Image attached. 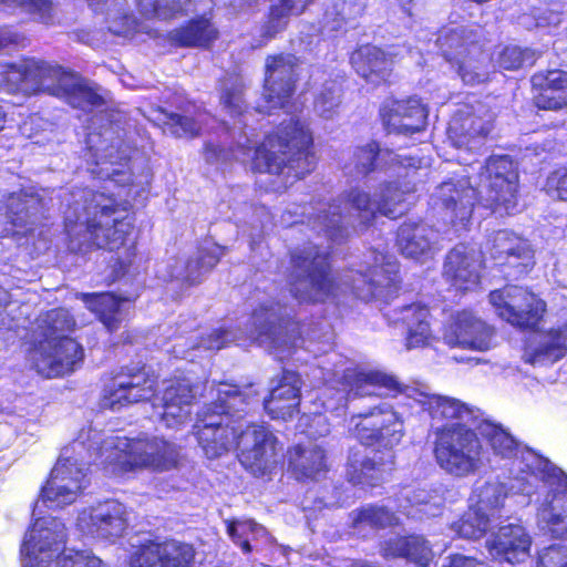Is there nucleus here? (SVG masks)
Wrapping results in <instances>:
<instances>
[{
    "mask_svg": "<svg viewBox=\"0 0 567 567\" xmlns=\"http://www.w3.org/2000/svg\"><path fill=\"white\" fill-rule=\"evenodd\" d=\"M247 406V394L237 385L223 384L197 413L193 434L208 458H217L235 446L240 465L254 477H264L281 463V446L266 425L251 422L241 426L239 420Z\"/></svg>",
    "mask_w": 567,
    "mask_h": 567,
    "instance_id": "nucleus-1",
    "label": "nucleus"
},
{
    "mask_svg": "<svg viewBox=\"0 0 567 567\" xmlns=\"http://www.w3.org/2000/svg\"><path fill=\"white\" fill-rule=\"evenodd\" d=\"M83 210L84 221L66 218L63 223L68 249L76 255L100 249L114 252L109 264L111 280L125 277L137 258L132 205L113 194L91 190L84 198Z\"/></svg>",
    "mask_w": 567,
    "mask_h": 567,
    "instance_id": "nucleus-2",
    "label": "nucleus"
},
{
    "mask_svg": "<svg viewBox=\"0 0 567 567\" xmlns=\"http://www.w3.org/2000/svg\"><path fill=\"white\" fill-rule=\"evenodd\" d=\"M426 410L433 420L445 422L434 431L433 456L446 474L464 478L474 475L482 466L484 446L472 427L476 410L458 399L429 395Z\"/></svg>",
    "mask_w": 567,
    "mask_h": 567,
    "instance_id": "nucleus-3",
    "label": "nucleus"
},
{
    "mask_svg": "<svg viewBox=\"0 0 567 567\" xmlns=\"http://www.w3.org/2000/svg\"><path fill=\"white\" fill-rule=\"evenodd\" d=\"M486 188L477 198L476 189L461 182H443L437 192V204L452 226L466 225L472 218L475 202L501 215H511L518 204V177L507 155H494L483 167Z\"/></svg>",
    "mask_w": 567,
    "mask_h": 567,
    "instance_id": "nucleus-4",
    "label": "nucleus"
},
{
    "mask_svg": "<svg viewBox=\"0 0 567 567\" xmlns=\"http://www.w3.org/2000/svg\"><path fill=\"white\" fill-rule=\"evenodd\" d=\"M313 136L308 125L290 117L280 122L255 147L251 171L303 178L316 166Z\"/></svg>",
    "mask_w": 567,
    "mask_h": 567,
    "instance_id": "nucleus-5",
    "label": "nucleus"
},
{
    "mask_svg": "<svg viewBox=\"0 0 567 567\" xmlns=\"http://www.w3.org/2000/svg\"><path fill=\"white\" fill-rule=\"evenodd\" d=\"M289 262L291 269L287 275V286L299 303H323L338 295L340 284L333 274L330 250L309 244L290 250Z\"/></svg>",
    "mask_w": 567,
    "mask_h": 567,
    "instance_id": "nucleus-6",
    "label": "nucleus"
},
{
    "mask_svg": "<svg viewBox=\"0 0 567 567\" xmlns=\"http://www.w3.org/2000/svg\"><path fill=\"white\" fill-rule=\"evenodd\" d=\"M440 54L465 85H477L488 79L489 54L474 30L460 27L439 35Z\"/></svg>",
    "mask_w": 567,
    "mask_h": 567,
    "instance_id": "nucleus-7",
    "label": "nucleus"
},
{
    "mask_svg": "<svg viewBox=\"0 0 567 567\" xmlns=\"http://www.w3.org/2000/svg\"><path fill=\"white\" fill-rule=\"evenodd\" d=\"M157 379L144 362L123 364L102 378L101 405L116 410L150 401L156 395Z\"/></svg>",
    "mask_w": 567,
    "mask_h": 567,
    "instance_id": "nucleus-8",
    "label": "nucleus"
},
{
    "mask_svg": "<svg viewBox=\"0 0 567 567\" xmlns=\"http://www.w3.org/2000/svg\"><path fill=\"white\" fill-rule=\"evenodd\" d=\"M484 254L507 281L526 278L536 266L530 243L509 229H498L486 236Z\"/></svg>",
    "mask_w": 567,
    "mask_h": 567,
    "instance_id": "nucleus-9",
    "label": "nucleus"
},
{
    "mask_svg": "<svg viewBox=\"0 0 567 567\" xmlns=\"http://www.w3.org/2000/svg\"><path fill=\"white\" fill-rule=\"evenodd\" d=\"M488 301L502 320L519 331H538L547 312L546 301L523 286L506 285L492 290Z\"/></svg>",
    "mask_w": 567,
    "mask_h": 567,
    "instance_id": "nucleus-10",
    "label": "nucleus"
},
{
    "mask_svg": "<svg viewBox=\"0 0 567 567\" xmlns=\"http://www.w3.org/2000/svg\"><path fill=\"white\" fill-rule=\"evenodd\" d=\"M351 434L364 447L392 451L404 436V423L400 414L386 404L352 415Z\"/></svg>",
    "mask_w": 567,
    "mask_h": 567,
    "instance_id": "nucleus-11",
    "label": "nucleus"
},
{
    "mask_svg": "<svg viewBox=\"0 0 567 567\" xmlns=\"http://www.w3.org/2000/svg\"><path fill=\"white\" fill-rule=\"evenodd\" d=\"M299 63V58L293 53L279 52L266 56L262 97L269 113L293 104Z\"/></svg>",
    "mask_w": 567,
    "mask_h": 567,
    "instance_id": "nucleus-12",
    "label": "nucleus"
},
{
    "mask_svg": "<svg viewBox=\"0 0 567 567\" xmlns=\"http://www.w3.org/2000/svg\"><path fill=\"white\" fill-rule=\"evenodd\" d=\"M47 91L70 107L84 113H91L107 104V97L99 85H92L81 74L59 64L53 65Z\"/></svg>",
    "mask_w": 567,
    "mask_h": 567,
    "instance_id": "nucleus-13",
    "label": "nucleus"
},
{
    "mask_svg": "<svg viewBox=\"0 0 567 567\" xmlns=\"http://www.w3.org/2000/svg\"><path fill=\"white\" fill-rule=\"evenodd\" d=\"M179 446L163 439H130L122 451L121 468L125 472L151 468L163 472L181 462Z\"/></svg>",
    "mask_w": 567,
    "mask_h": 567,
    "instance_id": "nucleus-14",
    "label": "nucleus"
},
{
    "mask_svg": "<svg viewBox=\"0 0 567 567\" xmlns=\"http://www.w3.org/2000/svg\"><path fill=\"white\" fill-rule=\"evenodd\" d=\"M194 545L174 538L145 539L133 547L127 567H194Z\"/></svg>",
    "mask_w": 567,
    "mask_h": 567,
    "instance_id": "nucleus-15",
    "label": "nucleus"
},
{
    "mask_svg": "<svg viewBox=\"0 0 567 567\" xmlns=\"http://www.w3.org/2000/svg\"><path fill=\"white\" fill-rule=\"evenodd\" d=\"M495 328L470 309H461L451 315L442 327L443 342L451 349L460 348L487 351L492 347Z\"/></svg>",
    "mask_w": 567,
    "mask_h": 567,
    "instance_id": "nucleus-16",
    "label": "nucleus"
},
{
    "mask_svg": "<svg viewBox=\"0 0 567 567\" xmlns=\"http://www.w3.org/2000/svg\"><path fill=\"white\" fill-rule=\"evenodd\" d=\"M53 63L23 56L19 62L0 63V89L8 93L45 92L51 79Z\"/></svg>",
    "mask_w": 567,
    "mask_h": 567,
    "instance_id": "nucleus-17",
    "label": "nucleus"
},
{
    "mask_svg": "<svg viewBox=\"0 0 567 567\" xmlns=\"http://www.w3.org/2000/svg\"><path fill=\"white\" fill-rule=\"evenodd\" d=\"M85 473L72 457H59L40 488V497L51 506L72 504L84 488Z\"/></svg>",
    "mask_w": 567,
    "mask_h": 567,
    "instance_id": "nucleus-18",
    "label": "nucleus"
},
{
    "mask_svg": "<svg viewBox=\"0 0 567 567\" xmlns=\"http://www.w3.org/2000/svg\"><path fill=\"white\" fill-rule=\"evenodd\" d=\"M341 202L348 209L355 212L360 225L369 227L379 215L391 219L398 217L395 206L402 202V193L398 185L389 182L383 185L378 200H374L368 192L352 187L343 193Z\"/></svg>",
    "mask_w": 567,
    "mask_h": 567,
    "instance_id": "nucleus-19",
    "label": "nucleus"
},
{
    "mask_svg": "<svg viewBox=\"0 0 567 567\" xmlns=\"http://www.w3.org/2000/svg\"><path fill=\"white\" fill-rule=\"evenodd\" d=\"M33 368L45 378H62L79 369L84 360V349L74 338H62L45 348L30 353Z\"/></svg>",
    "mask_w": 567,
    "mask_h": 567,
    "instance_id": "nucleus-20",
    "label": "nucleus"
},
{
    "mask_svg": "<svg viewBox=\"0 0 567 567\" xmlns=\"http://www.w3.org/2000/svg\"><path fill=\"white\" fill-rule=\"evenodd\" d=\"M483 267L484 260L474 247L458 244L445 255L442 275L455 290L466 292L480 286Z\"/></svg>",
    "mask_w": 567,
    "mask_h": 567,
    "instance_id": "nucleus-21",
    "label": "nucleus"
},
{
    "mask_svg": "<svg viewBox=\"0 0 567 567\" xmlns=\"http://www.w3.org/2000/svg\"><path fill=\"white\" fill-rule=\"evenodd\" d=\"M379 117L388 134L411 136L425 130L427 111L414 97L388 99L380 106Z\"/></svg>",
    "mask_w": 567,
    "mask_h": 567,
    "instance_id": "nucleus-22",
    "label": "nucleus"
},
{
    "mask_svg": "<svg viewBox=\"0 0 567 567\" xmlns=\"http://www.w3.org/2000/svg\"><path fill=\"white\" fill-rule=\"evenodd\" d=\"M349 62L357 75L374 87L392 83L394 61L381 47L372 43L357 45L349 55Z\"/></svg>",
    "mask_w": 567,
    "mask_h": 567,
    "instance_id": "nucleus-23",
    "label": "nucleus"
},
{
    "mask_svg": "<svg viewBox=\"0 0 567 567\" xmlns=\"http://www.w3.org/2000/svg\"><path fill=\"white\" fill-rule=\"evenodd\" d=\"M339 384L348 398H362L374 394V390H381L385 395L396 398L402 394L405 386L399 380L388 373L357 367L343 370Z\"/></svg>",
    "mask_w": 567,
    "mask_h": 567,
    "instance_id": "nucleus-24",
    "label": "nucleus"
},
{
    "mask_svg": "<svg viewBox=\"0 0 567 567\" xmlns=\"http://www.w3.org/2000/svg\"><path fill=\"white\" fill-rule=\"evenodd\" d=\"M302 380L298 372L282 369L277 385L264 399L271 419L292 420L299 413Z\"/></svg>",
    "mask_w": 567,
    "mask_h": 567,
    "instance_id": "nucleus-25",
    "label": "nucleus"
},
{
    "mask_svg": "<svg viewBox=\"0 0 567 567\" xmlns=\"http://www.w3.org/2000/svg\"><path fill=\"white\" fill-rule=\"evenodd\" d=\"M75 327L74 317L64 308H52L41 312L34 319L30 330L29 353L41 350L62 338H69Z\"/></svg>",
    "mask_w": 567,
    "mask_h": 567,
    "instance_id": "nucleus-26",
    "label": "nucleus"
},
{
    "mask_svg": "<svg viewBox=\"0 0 567 567\" xmlns=\"http://www.w3.org/2000/svg\"><path fill=\"white\" fill-rule=\"evenodd\" d=\"M533 104L540 111H560L567 107V70L548 69L530 78Z\"/></svg>",
    "mask_w": 567,
    "mask_h": 567,
    "instance_id": "nucleus-27",
    "label": "nucleus"
},
{
    "mask_svg": "<svg viewBox=\"0 0 567 567\" xmlns=\"http://www.w3.org/2000/svg\"><path fill=\"white\" fill-rule=\"evenodd\" d=\"M434 229L423 220H405L396 231V246L405 258L425 261L433 257Z\"/></svg>",
    "mask_w": 567,
    "mask_h": 567,
    "instance_id": "nucleus-28",
    "label": "nucleus"
},
{
    "mask_svg": "<svg viewBox=\"0 0 567 567\" xmlns=\"http://www.w3.org/2000/svg\"><path fill=\"white\" fill-rule=\"evenodd\" d=\"M194 399L193 388L189 384L177 379L171 380L159 398L161 420L167 427L177 429L184 425L190 419Z\"/></svg>",
    "mask_w": 567,
    "mask_h": 567,
    "instance_id": "nucleus-29",
    "label": "nucleus"
},
{
    "mask_svg": "<svg viewBox=\"0 0 567 567\" xmlns=\"http://www.w3.org/2000/svg\"><path fill=\"white\" fill-rule=\"evenodd\" d=\"M399 322L405 328L406 349H416L429 346L435 336L432 330V313L430 306L414 301L402 306L399 310Z\"/></svg>",
    "mask_w": 567,
    "mask_h": 567,
    "instance_id": "nucleus-30",
    "label": "nucleus"
},
{
    "mask_svg": "<svg viewBox=\"0 0 567 567\" xmlns=\"http://www.w3.org/2000/svg\"><path fill=\"white\" fill-rule=\"evenodd\" d=\"M169 107L175 111L163 105L150 107L148 121L153 126L175 138H195L200 135V125L194 116L186 114L185 104H169Z\"/></svg>",
    "mask_w": 567,
    "mask_h": 567,
    "instance_id": "nucleus-31",
    "label": "nucleus"
},
{
    "mask_svg": "<svg viewBox=\"0 0 567 567\" xmlns=\"http://www.w3.org/2000/svg\"><path fill=\"white\" fill-rule=\"evenodd\" d=\"M288 468L299 482L317 481L329 471L327 451L318 444H296L288 449Z\"/></svg>",
    "mask_w": 567,
    "mask_h": 567,
    "instance_id": "nucleus-32",
    "label": "nucleus"
},
{
    "mask_svg": "<svg viewBox=\"0 0 567 567\" xmlns=\"http://www.w3.org/2000/svg\"><path fill=\"white\" fill-rule=\"evenodd\" d=\"M532 540L522 526H502L494 538L487 542L489 553L499 560L518 564L529 556Z\"/></svg>",
    "mask_w": 567,
    "mask_h": 567,
    "instance_id": "nucleus-33",
    "label": "nucleus"
},
{
    "mask_svg": "<svg viewBox=\"0 0 567 567\" xmlns=\"http://www.w3.org/2000/svg\"><path fill=\"white\" fill-rule=\"evenodd\" d=\"M382 556L386 559L402 558L417 567H430L434 554L422 535H396L383 542Z\"/></svg>",
    "mask_w": 567,
    "mask_h": 567,
    "instance_id": "nucleus-34",
    "label": "nucleus"
},
{
    "mask_svg": "<svg viewBox=\"0 0 567 567\" xmlns=\"http://www.w3.org/2000/svg\"><path fill=\"white\" fill-rule=\"evenodd\" d=\"M127 527V522L120 503L106 501L91 508L87 515V533L102 539L121 537Z\"/></svg>",
    "mask_w": 567,
    "mask_h": 567,
    "instance_id": "nucleus-35",
    "label": "nucleus"
},
{
    "mask_svg": "<svg viewBox=\"0 0 567 567\" xmlns=\"http://www.w3.org/2000/svg\"><path fill=\"white\" fill-rule=\"evenodd\" d=\"M218 38V29L205 16L194 17L169 33L171 43L177 48L208 50Z\"/></svg>",
    "mask_w": 567,
    "mask_h": 567,
    "instance_id": "nucleus-36",
    "label": "nucleus"
},
{
    "mask_svg": "<svg viewBox=\"0 0 567 567\" xmlns=\"http://www.w3.org/2000/svg\"><path fill=\"white\" fill-rule=\"evenodd\" d=\"M81 300L111 333L116 332L123 322L122 305L133 301L128 297L120 296L112 291L84 292L81 295Z\"/></svg>",
    "mask_w": 567,
    "mask_h": 567,
    "instance_id": "nucleus-37",
    "label": "nucleus"
},
{
    "mask_svg": "<svg viewBox=\"0 0 567 567\" xmlns=\"http://www.w3.org/2000/svg\"><path fill=\"white\" fill-rule=\"evenodd\" d=\"M384 266H373L368 271H350L346 285L349 291L358 299L371 301L380 293V288L395 286V278L388 276Z\"/></svg>",
    "mask_w": 567,
    "mask_h": 567,
    "instance_id": "nucleus-38",
    "label": "nucleus"
},
{
    "mask_svg": "<svg viewBox=\"0 0 567 567\" xmlns=\"http://www.w3.org/2000/svg\"><path fill=\"white\" fill-rule=\"evenodd\" d=\"M301 321L289 316H280L274 320L266 319L256 323V339L272 346H281L301 337Z\"/></svg>",
    "mask_w": 567,
    "mask_h": 567,
    "instance_id": "nucleus-39",
    "label": "nucleus"
},
{
    "mask_svg": "<svg viewBox=\"0 0 567 567\" xmlns=\"http://www.w3.org/2000/svg\"><path fill=\"white\" fill-rule=\"evenodd\" d=\"M386 463L372 457L349 458L346 465V480L353 486L375 487L385 478Z\"/></svg>",
    "mask_w": 567,
    "mask_h": 567,
    "instance_id": "nucleus-40",
    "label": "nucleus"
},
{
    "mask_svg": "<svg viewBox=\"0 0 567 567\" xmlns=\"http://www.w3.org/2000/svg\"><path fill=\"white\" fill-rule=\"evenodd\" d=\"M34 200L27 194H10L7 198V216L12 225L9 231L13 236L24 237L33 233L31 228V208Z\"/></svg>",
    "mask_w": 567,
    "mask_h": 567,
    "instance_id": "nucleus-41",
    "label": "nucleus"
},
{
    "mask_svg": "<svg viewBox=\"0 0 567 567\" xmlns=\"http://www.w3.org/2000/svg\"><path fill=\"white\" fill-rule=\"evenodd\" d=\"M489 130L481 117L466 115L455 120L447 128L449 137L457 147H467L477 138H485Z\"/></svg>",
    "mask_w": 567,
    "mask_h": 567,
    "instance_id": "nucleus-42",
    "label": "nucleus"
},
{
    "mask_svg": "<svg viewBox=\"0 0 567 567\" xmlns=\"http://www.w3.org/2000/svg\"><path fill=\"white\" fill-rule=\"evenodd\" d=\"M548 337L547 342L542 343L528 353V358L525 360L526 362L532 364L544 360L555 362L567 354V323L557 329H550Z\"/></svg>",
    "mask_w": 567,
    "mask_h": 567,
    "instance_id": "nucleus-43",
    "label": "nucleus"
},
{
    "mask_svg": "<svg viewBox=\"0 0 567 567\" xmlns=\"http://www.w3.org/2000/svg\"><path fill=\"white\" fill-rule=\"evenodd\" d=\"M353 527L369 526L373 529H384L398 524V518L390 508L375 504L361 506L351 513Z\"/></svg>",
    "mask_w": 567,
    "mask_h": 567,
    "instance_id": "nucleus-44",
    "label": "nucleus"
},
{
    "mask_svg": "<svg viewBox=\"0 0 567 567\" xmlns=\"http://www.w3.org/2000/svg\"><path fill=\"white\" fill-rule=\"evenodd\" d=\"M295 8V0H278V3L271 4L261 25V38L269 41L284 32Z\"/></svg>",
    "mask_w": 567,
    "mask_h": 567,
    "instance_id": "nucleus-45",
    "label": "nucleus"
},
{
    "mask_svg": "<svg viewBox=\"0 0 567 567\" xmlns=\"http://www.w3.org/2000/svg\"><path fill=\"white\" fill-rule=\"evenodd\" d=\"M482 433L496 455L503 458H513L517 455L519 443L501 424L484 422Z\"/></svg>",
    "mask_w": 567,
    "mask_h": 567,
    "instance_id": "nucleus-46",
    "label": "nucleus"
},
{
    "mask_svg": "<svg viewBox=\"0 0 567 567\" xmlns=\"http://www.w3.org/2000/svg\"><path fill=\"white\" fill-rule=\"evenodd\" d=\"M457 535L465 539H480L486 535L489 517L481 508H468L455 524Z\"/></svg>",
    "mask_w": 567,
    "mask_h": 567,
    "instance_id": "nucleus-47",
    "label": "nucleus"
},
{
    "mask_svg": "<svg viewBox=\"0 0 567 567\" xmlns=\"http://www.w3.org/2000/svg\"><path fill=\"white\" fill-rule=\"evenodd\" d=\"M380 154V144L374 140H371L365 145L355 147L352 158L357 174L368 176L373 173L378 167Z\"/></svg>",
    "mask_w": 567,
    "mask_h": 567,
    "instance_id": "nucleus-48",
    "label": "nucleus"
},
{
    "mask_svg": "<svg viewBox=\"0 0 567 567\" xmlns=\"http://www.w3.org/2000/svg\"><path fill=\"white\" fill-rule=\"evenodd\" d=\"M33 529L30 535H27L21 544V554L29 557L35 558L38 554L52 550L53 546H56L60 540L58 535L49 536L51 532L48 528H41L39 530V539L33 535Z\"/></svg>",
    "mask_w": 567,
    "mask_h": 567,
    "instance_id": "nucleus-49",
    "label": "nucleus"
},
{
    "mask_svg": "<svg viewBox=\"0 0 567 567\" xmlns=\"http://www.w3.org/2000/svg\"><path fill=\"white\" fill-rule=\"evenodd\" d=\"M244 148L239 143H231L229 145H223L207 141L203 144V156L206 163H231L236 159V153Z\"/></svg>",
    "mask_w": 567,
    "mask_h": 567,
    "instance_id": "nucleus-50",
    "label": "nucleus"
},
{
    "mask_svg": "<svg viewBox=\"0 0 567 567\" xmlns=\"http://www.w3.org/2000/svg\"><path fill=\"white\" fill-rule=\"evenodd\" d=\"M348 20L336 8L333 3L324 8L322 16L319 20L318 31L321 35H338L346 32L348 28Z\"/></svg>",
    "mask_w": 567,
    "mask_h": 567,
    "instance_id": "nucleus-51",
    "label": "nucleus"
},
{
    "mask_svg": "<svg viewBox=\"0 0 567 567\" xmlns=\"http://www.w3.org/2000/svg\"><path fill=\"white\" fill-rule=\"evenodd\" d=\"M543 189L547 195L567 202V163L556 166L548 173Z\"/></svg>",
    "mask_w": 567,
    "mask_h": 567,
    "instance_id": "nucleus-52",
    "label": "nucleus"
},
{
    "mask_svg": "<svg viewBox=\"0 0 567 567\" xmlns=\"http://www.w3.org/2000/svg\"><path fill=\"white\" fill-rule=\"evenodd\" d=\"M221 254L217 246L203 247L198 250L195 259L189 258L185 268L187 271L196 269L198 271H208L218 265Z\"/></svg>",
    "mask_w": 567,
    "mask_h": 567,
    "instance_id": "nucleus-53",
    "label": "nucleus"
},
{
    "mask_svg": "<svg viewBox=\"0 0 567 567\" xmlns=\"http://www.w3.org/2000/svg\"><path fill=\"white\" fill-rule=\"evenodd\" d=\"M173 0H136L140 13L146 19H167L173 13Z\"/></svg>",
    "mask_w": 567,
    "mask_h": 567,
    "instance_id": "nucleus-54",
    "label": "nucleus"
},
{
    "mask_svg": "<svg viewBox=\"0 0 567 567\" xmlns=\"http://www.w3.org/2000/svg\"><path fill=\"white\" fill-rule=\"evenodd\" d=\"M227 534L231 542L240 547L244 554H250L252 551V547L250 545L249 539L247 538L248 533L252 532V523L244 522L239 523L236 520H228L226 523Z\"/></svg>",
    "mask_w": 567,
    "mask_h": 567,
    "instance_id": "nucleus-55",
    "label": "nucleus"
},
{
    "mask_svg": "<svg viewBox=\"0 0 567 567\" xmlns=\"http://www.w3.org/2000/svg\"><path fill=\"white\" fill-rule=\"evenodd\" d=\"M526 61L525 50L517 45H505L497 55V64L506 71L519 70Z\"/></svg>",
    "mask_w": 567,
    "mask_h": 567,
    "instance_id": "nucleus-56",
    "label": "nucleus"
},
{
    "mask_svg": "<svg viewBox=\"0 0 567 567\" xmlns=\"http://www.w3.org/2000/svg\"><path fill=\"white\" fill-rule=\"evenodd\" d=\"M536 567H567V546L546 547L537 558Z\"/></svg>",
    "mask_w": 567,
    "mask_h": 567,
    "instance_id": "nucleus-57",
    "label": "nucleus"
},
{
    "mask_svg": "<svg viewBox=\"0 0 567 567\" xmlns=\"http://www.w3.org/2000/svg\"><path fill=\"white\" fill-rule=\"evenodd\" d=\"M219 100L224 109L230 114L241 115L245 112L243 90L238 86L233 85L223 89Z\"/></svg>",
    "mask_w": 567,
    "mask_h": 567,
    "instance_id": "nucleus-58",
    "label": "nucleus"
},
{
    "mask_svg": "<svg viewBox=\"0 0 567 567\" xmlns=\"http://www.w3.org/2000/svg\"><path fill=\"white\" fill-rule=\"evenodd\" d=\"M59 567H103L102 560L94 555L85 551L75 550L63 555L59 561Z\"/></svg>",
    "mask_w": 567,
    "mask_h": 567,
    "instance_id": "nucleus-59",
    "label": "nucleus"
},
{
    "mask_svg": "<svg viewBox=\"0 0 567 567\" xmlns=\"http://www.w3.org/2000/svg\"><path fill=\"white\" fill-rule=\"evenodd\" d=\"M340 104V96L333 87H323L315 97V109L322 116H329Z\"/></svg>",
    "mask_w": 567,
    "mask_h": 567,
    "instance_id": "nucleus-60",
    "label": "nucleus"
},
{
    "mask_svg": "<svg viewBox=\"0 0 567 567\" xmlns=\"http://www.w3.org/2000/svg\"><path fill=\"white\" fill-rule=\"evenodd\" d=\"M507 493L503 484H486L482 489L480 503L489 509H499L504 505Z\"/></svg>",
    "mask_w": 567,
    "mask_h": 567,
    "instance_id": "nucleus-61",
    "label": "nucleus"
},
{
    "mask_svg": "<svg viewBox=\"0 0 567 567\" xmlns=\"http://www.w3.org/2000/svg\"><path fill=\"white\" fill-rule=\"evenodd\" d=\"M332 3L349 23L362 17L367 7L364 0H337Z\"/></svg>",
    "mask_w": 567,
    "mask_h": 567,
    "instance_id": "nucleus-62",
    "label": "nucleus"
},
{
    "mask_svg": "<svg viewBox=\"0 0 567 567\" xmlns=\"http://www.w3.org/2000/svg\"><path fill=\"white\" fill-rule=\"evenodd\" d=\"M332 3L349 23L362 17L367 7L364 0H337Z\"/></svg>",
    "mask_w": 567,
    "mask_h": 567,
    "instance_id": "nucleus-63",
    "label": "nucleus"
},
{
    "mask_svg": "<svg viewBox=\"0 0 567 567\" xmlns=\"http://www.w3.org/2000/svg\"><path fill=\"white\" fill-rule=\"evenodd\" d=\"M27 37L11 27H0V51L11 47H25Z\"/></svg>",
    "mask_w": 567,
    "mask_h": 567,
    "instance_id": "nucleus-64",
    "label": "nucleus"
}]
</instances>
